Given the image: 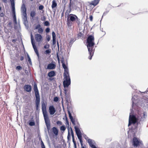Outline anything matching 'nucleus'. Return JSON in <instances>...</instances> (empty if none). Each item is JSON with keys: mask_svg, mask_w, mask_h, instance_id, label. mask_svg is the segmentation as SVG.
<instances>
[{"mask_svg": "<svg viewBox=\"0 0 148 148\" xmlns=\"http://www.w3.org/2000/svg\"><path fill=\"white\" fill-rule=\"evenodd\" d=\"M64 93L65 94H66V89L64 90Z\"/></svg>", "mask_w": 148, "mask_h": 148, "instance_id": "052dcab7", "label": "nucleus"}, {"mask_svg": "<svg viewBox=\"0 0 148 148\" xmlns=\"http://www.w3.org/2000/svg\"><path fill=\"white\" fill-rule=\"evenodd\" d=\"M1 10V7H0V11Z\"/></svg>", "mask_w": 148, "mask_h": 148, "instance_id": "0e129e2a", "label": "nucleus"}, {"mask_svg": "<svg viewBox=\"0 0 148 148\" xmlns=\"http://www.w3.org/2000/svg\"><path fill=\"white\" fill-rule=\"evenodd\" d=\"M54 79V78H52V77H50V78L49 79V80H50V81H52L53 80V79Z\"/></svg>", "mask_w": 148, "mask_h": 148, "instance_id": "5fc2aeb1", "label": "nucleus"}, {"mask_svg": "<svg viewBox=\"0 0 148 148\" xmlns=\"http://www.w3.org/2000/svg\"><path fill=\"white\" fill-rule=\"evenodd\" d=\"M100 1V0H94L90 3V5L95 7L98 4Z\"/></svg>", "mask_w": 148, "mask_h": 148, "instance_id": "a211bd4d", "label": "nucleus"}, {"mask_svg": "<svg viewBox=\"0 0 148 148\" xmlns=\"http://www.w3.org/2000/svg\"><path fill=\"white\" fill-rule=\"evenodd\" d=\"M90 20L91 21H92L93 20V16L92 15H90L89 16Z\"/></svg>", "mask_w": 148, "mask_h": 148, "instance_id": "a19ab883", "label": "nucleus"}, {"mask_svg": "<svg viewBox=\"0 0 148 148\" xmlns=\"http://www.w3.org/2000/svg\"><path fill=\"white\" fill-rule=\"evenodd\" d=\"M44 8V6L42 5H40L38 7V9L39 10H42V12H44V10L43 9Z\"/></svg>", "mask_w": 148, "mask_h": 148, "instance_id": "bb28decb", "label": "nucleus"}, {"mask_svg": "<svg viewBox=\"0 0 148 148\" xmlns=\"http://www.w3.org/2000/svg\"><path fill=\"white\" fill-rule=\"evenodd\" d=\"M29 125L30 126H33L35 125V123L34 120L32 121H30L29 123Z\"/></svg>", "mask_w": 148, "mask_h": 148, "instance_id": "a878e982", "label": "nucleus"}, {"mask_svg": "<svg viewBox=\"0 0 148 148\" xmlns=\"http://www.w3.org/2000/svg\"><path fill=\"white\" fill-rule=\"evenodd\" d=\"M59 99L57 97H55L54 98V101L56 102H57L58 101Z\"/></svg>", "mask_w": 148, "mask_h": 148, "instance_id": "c9c22d12", "label": "nucleus"}, {"mask_svg": "<svg viewBox=\"0 0 148 148\" xmlns=\"http://www.w3.org/2000/svg\"><path fill=\"white\" fill-rule=\"evenodd\" d=\"M41 145L42 148H45L44 144L42 140L41 141Z\"/></svg>", "mask_w": 148, "mask_h": 148, "instance_id": "f704fd0d", "label": "nucleus"}, {"mask_svg": "<svg viewBox=\"0 0 148 148\" xmlns=\"http://www.w3.org/2000/svg\"><path fill=\"white\" fill-rule=\"evenodd\" d=\"M73 38H71V42H72V41H73Z\"/></svg>", "mask_w": 148, "mask_h": 148, "instance_id": "e2e57ef3", "label": "nucleus"}, {"mask_svg": "<svg viewBox=\"0 0 148 148\" xmlns=\"http://www.w3.org/2000/svg\"><path fill=\"white\" fill-rule=\"evenodd\" d=\"M65 116H66V123L69 124V121L68 120V119L67 117L66 116V114H65Z\"/></svg>", "mask_w": 148, "mask_h": 148, "instance_id": "c03bdc74", "label": "nucleus"}, {"mask_svg": "<svg viewBox=\"0 0 148 148\" xmlns=\"http://www.w3.org/2000/svg\"><path fill=\"white\" fill-rule=\"evenodd\" d=\"M51 52V50L50 49H47L46 50L44 53L46 54H47L49 53H50Z\"/></svg>", "mask_w": 148, "mask_h": 148, "instance_id": "393cba45", "label": "nucleus"}, {"mask_svg": "<svg viewBox=\"0 0 148 148\" xmlns=\"http://www.w3.org/2000/svg\"><path fill=\"white\" fill-rule=\"evenodd\" d=\"M50 29L49 27L45 29V31L47 33H49L50 32Z\"/></svg>", "mask_w": 148, "mask_h": 148, "instance_id": "58836bf2", "label": "nucleus"}, {"mask_svg": "<svg viewBox=\"0 0 148 148\" xmlns=\"http://www.w3.org/2000/svg\"><path fill=\"white\" fill-rule=\"evenodd\" d=\"M49 44H47L44 46V48L46 49H48L49 48Z\"/></svg>", "mask_w": 148, "mask_h": 148, "instance_id": "2f4dec72", "label": "nucleus"}, {"mask_svg": "<svg viewBox=\"0 0 148 148\" xmlns=\"http://www.w3.org/2000/svg\"><path fill=\"white\" fill-rule=\"evenodd\" d=\"M47 102L42 101V110L44 116H48L47 112L46 110Z\"/></svg>", "mask_w": 148, "mask_h": 148, "instance_id": "0eeeda50", "label": "nucleus"}, {"mask_svg": "<svg viewBox=\"0 0 148 148\" xmlns=\"http://www.w3.org/2000/svg\"><path fill=\"white\" fill-rule=\"evenodd\" d=\"M62 67L64 69V74H69L68 69L66 64L62 61Z\"/></svg>", "mask_w": 148, "mask_h": 148, "instance_id": "2eb2a0df", "label": "nucleus"}, {"mask_svg": "<svg viewBox=\"0 0 148 148\" xmlns=\"http://www.w3.org/2000/svg\"><path fill=\"white\" fill-rule=\"evenodd\" d=\"M71 135H74V134H73V130H72V129H71Z\"/></svg>", "mask_w": 148, "mask_h": 148, "instance_id": "6e6d98bb", "label": "nucleus"}, {"mask_svg": "<svg viewBox=\"0 0 148 148\" xmlns=\"http://www.w3.org/2000/svg\"><path fill=\"white\" fill-rule=\"evenodd\" d=\"M13 15L15 14V8L12 9Z\"/></svg>", "mask_w": 148, "mask_h": 148, "instance_id": "79ce46f5", "label": "nucleus"}, {"mask_svg": "<svg viewBox=\"0 0 148 148\" xmlns=\"http://www.w3.org/2000/svg\"><path fill=\"white\" fill-rule=\"evenodd\" d=\"M69 16L67 19V25L69 27H71L72 22L75 21L78 27H79L80 24V19L75 14H68Z\"/></svg>", "mask_w": 148, "mask_h": 148, "instance_id": "f03ea898", "label": "nucleus"}, {"mask_svg": "<svg viewBox=\"0 0 148 148\" xmlns=\"http://www.w3.org/2000/svg\"><path fill=\"white\" fill-rule=\"evenodd\" d=\"M56 38H53V45H55L56 43Z\"/></svg>", "mask_w": 148, "mask_h": 148, "instance_id": "e433bc0d", "label": "nucleus"}, {"mask_svg": "<svg viewBox=\"0 0 148 148\" xmlns=\"http://www.w3.org/2000/svg\"><path fill=\"white\" fill-rule=\"evenodd\" d=\"M44 118L47 127V129L49 130L50 128V125L48 116H44Z\"/></svg>", "mask_w": 148, "mask_h": 148, "instance_id": "9d476101", "label": "nucleus"}, {"mask_svg": "<svg viewBox=\"0 0 148 148\" xmlns=\"http://www.w3.org/2000/svg\"><path fill=\"white\" fill-rule=\"evenodd\" d=\"M5 14L4 13H1L0 14V17H3L4 16Z\"/></svg>", "mask_w": 148, "mask_h": 148, "instance_id": "a18cd8bd", "label": "nucleus"}, {"mask_svg": "<svg viewBox=\"0 0 148 148\" xmlns=\"http://www.w3.org/2000/svg\"><path fill=\"white\" fill-rule=\"evenodd\" d=\"M82 35L83 34L82 33V32H79L77 34V37H81L82 36Z\"/></svg>", "mask_w": 148, "mask_h": 148, "instance_id": "c756f323", "label": "nucleus"}, {"mask_svg": "<svg viewBox=\"0 0 148 148\" xmlns=\"http://www.w3.org/2000/svg\"><path fill=\"white\" fill-rule=\"evenodd\" d=\"M36 13L35 11L33 10L31 12L30 15V16L32 18L34 17L36 15Z\"/></svg>", "mask_w": 148, "mask_h": 148, "instance_id": "5701e85b", "label": "nucleus"}, {"mask_svg": "<svg viewBox=\"0 0 148 148\" xmlns=\"http://www.w3.org/2000/svg\"><path fill=\"white\" fill-rule=\"evenodd\" d=\"M47 39L48 41H49L50 40V38L49 37L47 38Z\"/></svg>", "mask_w": 148, "mask_h": 148, "instance_id": "4d7b16f0", "label": "nucleus"}, {"mask_svg": "<svg viewBox=\"0 0 148 148\" xmlns=\"http://www.w3.org/2000/svg\"><path fill=\"white\" fill-rule=\"evenodd\" d=\"M27 59L28 61L29 62V64L31 63V61L30 59V58L29 56V55L27 54Z\"/></svg>", "mask_w": 148, "mask_h": 148, "instance_id": "cd10ccee", "label": "nucleus"}, {"mask_svg": "<svg viewBox=\"0 0 148 148\" xmlns=\"http://www.w3.org/2000/svg\"><path fill=\"white\" fill-rule=\"evenodd\" d=\"M68 114L69 115V118L70 119L71 121L72 122V124L74 125H75V119L73 118V116H72L71 113L69 110L68 111Z\"/></svg>", "mask_w": 148, "mask_h": 148, "instance_id": "dca6fc26", "label": "nucleus"}, {"mask_svg": "<svg viewBox=\"0 0 148 148\" xmlns=\"http://www.w3.org/2000/svg\"><path fill=\"white\" fill-rule=\"evenodd\" d=\"M12 24V23L11 22H10L8 23V25H11Z\"/></svg>", "mask_w": 148, "mask_h": 148, "instance_id": "13d9d810", "label": "nucleus"}, {"mask_svg": "<svg viewBox=\"0 0 148 148\" xmlns=\"http://www.w3.org/2000/svg\"><path fill=\"white\" fill-rule=\"evenodd\" d=\"M146 116V112H144L143 113L140 114V116H138V120H139L140 121H144L145 119Z\"/></svg>", "mask_w": 148, "mask_h": 148, "instance_id": "f8f14e48", "label": "nucleus"}, {"mask_svg": "<svg viewBox=\"0 0 148 148\" xmlns=\"http://www.w3.org/2000/svg\"><path fill=\"white\" fill-rule=\"evenodd\" d=\"M64 16V13L63 12H62V14H61V17H62L63 16Z\"/></svg>", "mask_w": 148, "mask_h": 148, "instance_id": "bf43d9fd", "label": "nucleus"}, {"mask_svg": "<svg viewBox=\"0 0 148 148\" xmlns=\"http://www.w3.org/2000/svg\"><path fill=\"white\" fill-rule=\"evenodd\" d=\"M16 41V39H14L12 40V42L14 43H15Z\"/></svg>", "mask_w": 148, "mask_h": 148, "instance_id": "de8ad7c7", "label": "nucleus"}, {"mask_svg": "<svg viewBox=\"0 0 148 148\" xmlns=\"http://www.w3.org/2000/svg\"><path fill=\"white\" fill-rule=\"evenodd\" d=\"M57 6V3L55 0H53L52 1V4L51 7L53 10L56 8Z\"/></svg>", "mask_w": 148, "mask_h": 148, "instance_id": "4be33fe9", "label": "nucleus"}, {"mask_svg": "<svg viewBox=\"0 0 148 148\" xmlns=\"http://www.w3.org/2000/svg\"><path fill=\"white\" fill-rule=\"evenodd\" d=\"M52 36L53 38H56V35L54 32H52Z\"/></svg>", "mask_w": 148, "mask_h": 148, "instance_id": "7c9ffc66", "label": "nucleus"}, {"mask_svg": "<svg viewBox=\"0 0 148 148\" xmlns=\"http://www.w3.org/2000/svg\"><path fill=\"white\" fill-rule=\"evenodd\" d=\"M22 69V67L21 66H17L16 68V69L18 71H19L21 70Z\"/></svg>", "mask_w": 148, "mask_h": 148, "instance_id": "c85d7f7f", "label": "nucleus"}, {"mask_svg": "<svg viewBox=\"0 0 148 148\" xmlns=\"http://www.w3.org/2000/svg\"><path fill=\"white\" fill-rule=\"evenodd\" d=\"M56 111V110L53 106H50L49 107V112L51 115H53Z\"/></svg>", "mask_w": 148, "mask_h": 148, "instance_id": "4468645a", "label": "nucleus"}, {"mask_svg": "<svg viewBox=\"0 0 148 148\" xmlns=\"http://www.w3.org/2000/svg\"><path fill=\"white\" fill-rule=\"evenodd\" d=\"M66 129V127L64 126H62L60 127V130L62 131H64Z\"/></svg>", "mask_w": 148, "mask_h": 148, "instance_id": "72a5a7b5", "label": "nucleus"}, {"mask_svg": "<svg viewBox=\"0 0 148 148\" xmlns=\"http://www.w3.org/2000/svg\"><path fill=\"white\" fill-rule=\"evenodd\" d=\"M72 140H73V142L74 145H75V146H76V143L75 141V140L74 138H72Z\"/></svg>", "mask_w": 148, "mask_h": 148, "instance_id": "49530a36", "label": "nucleus"}, {"mask_svg": "<svg viewBox=\"0 0 148 148\" xmlns=\"http://www.w3.org/2000/svg\"><path fill=\"white\" fill-rule=\"evenodd\" d=\"M10 1L11 3L12 9L15 8L14 0H10Z\"/></svg>", "mask_w": 148, "mask_h": 148, "instance_id": "b1692460", "label": "nucleus"}, {"mask_svg": "<svg viewBox=\"0 0 148 148\" xmlns=\"http://www.w3.org/2000/svg\"><path fill=\"white\" fill-rule=\"evenodd\" d=\"M23 88L25 91L28 92H31L32 89V86L29 84L25 85Z\"/></svg>", "mask_w": 148, "mask_h": 148, "instance_id": "ddd939ff", "label": "nucleus"}, {"mask_svg": "<svg viewBox=\"0 0 148 148\" xmlns=\"http://www.w3.org/2000/svg\"><path fill=\"white\" fill-rule=\"evenodd\" d=\"M72 138H74V134L73 135H72Z\"/></svg>", "mask_w": 148, "mask_h": 148, "instance_id": "680f3d73", "label": "nucleus"}, {"mask_svg": "<svg viewBox=\"0 0 148 148\" xmlns=\"http://www.w3.org/2000/svg\"><path fill=\"white\" fill-rule=\"evenodd\" d=\"M24 59V58L23 56H21L20 57V59L22 61Z\"/></svg>", "mask_w": 148, "mask_h": 148, "instance_id": "09e8293b", "label": "nucleus"}, {"mask_svg": "<svg viewBox=\"0 0 148 148\" xmlns=\"http://www.w3.org/2000/svg\"><path fill=\"white\" fill-rule=\"evenodd\" d=\"M44 25L45 26H48L49 25V23L47 21H46L45 22Z\"/></svg>", "mask_w": 148, "mask_h": 148, "instance_id": "473e14b6", "label": "nucleus"}, {"mask_svg": "<svg viewBox=\"0 0 148 148\" xmlns=\"http://www.w3.org/2000/svg\"><path fill=\"white\" fill-rule=\"evenodd\" d=\"M52 132L55 134L56 136H57L58 135V129L55 127H53L52 129Z\"/></svg>", "mask_w": 148, "mask_h": 148, "instance_id": "412c9836", "label": "nucleus"}, {"mask_svg": "<svg viewBox=\"0 0 148 148\" xmlns=\"http://www.w3.org/2000/svg\"><path fill=\"white\" fill-rule=\"evenodd\" d=\"M62 122L61 121H58L56 122V124L58 125H62Z\"/></svg>", "mask_w": 148, "mask_h": 148, "instance_id": "4c0bfd02", "label": "nucleus"}, {"mask_svg": "<svg viewBox=\"0 0 148 148\" xmlns=\"http://www.w3.org/2000/svg\"><path fill=\"white\" fill-rule=\"evenodd\" d=\"M34 29H38V32L40 34H37L35 35V39L37 42H40L42 40V36L40 34H42L43 31L41 25L37 24L34 27Z\"/></svg>", "mask_w": 148, "mask_h": 148, "instance_id": "7ed1b4c3", "label": "nucleus"}, {"mask_svg": "<svg viewBox=\"0 0 148 148\" xmlns=\"http://www.w3.org/2000/svg\"><path fill=\"white\" fill-rule=\"evenodd\" d=\"M31 40L32 44L33 46V47L34 49V51L37 56L38 57L39 56V54L35 44L33 41V37L32 34H31Z\"/></svg>", "mask_w": 148, "mask_h": 148, "instance_id": "1a4fd4ad", "label": "nucleus"}, {"mask_svg": "<svg viewBox=\"0 0 148 148\" xmlns=\"http://www.w3.org/2000/svg\"><path fill=\"white\" fill-rule=\"evenodd\" d=\"M34 89L35 92L36 98L35 102L36 110H38L40 103V98L38 90L36 83H34Z\"/></svg>", "mask_w": 148, "mask_h": 148, "instance_id": "20e7f679", "label": "nucleus"}, {"mask_svg": "<svg viewBox=\"0 0 148 148\" xmlns=\"http://www.w3.org/2000/svg\"><path fill=\"white\" fill-rule=\"evenodd\" d=\"M56 67V65L55 64L52 63L48 64L47 67V69H53Z\"/></svg>", "mask_w": 148, "mask_h": 148, "instance_id": "f3484780", "label": "nucleus"}, {"mask_svg": "<svg viewBox=\"0 0 148 148\" xmlns=\"http://www.w3.org/2000/svg\"><path fill=\"white\" fill-rule=\"evenodd\" d=\"M21 10L22 12H23V15L24 16H26L27 15L26 13V8L25 4H23L22 5L21 8Z\"/></svg>", "mask_w": 148, "mask_h": 148, "instance_id": "6ab92c4d", "label": "nucleus"}, {"mask_svg": "<svg viewBox=\"0 0 148 148\" xmlns=\"http://www.w3.org/2000/svg\"><path fill=\"white\" fill-rule=\"evenodd\" d=\"M94 37L93 35H89L87 39V47L90 56L88 59L91 60L93 56L94 51L93 50V46L95 45Z\"/></svg>", "mask_w": 148, "mask_h": 148, "instance_id": "f257e3e1", "label": "nucleus"}, {"mask_svg": "<svg viewBox=\"0 0 148 148\" xmlns=\"http://www.w3.org/2000/svg\"><path fill=\"white\" fill-rule=\"evenodd\" d=\"M138 120V118H136L135 116L131 115L130 114L129 116L128 126H129L132 123L133 124L136 123L137 122Z\"/></svg>", "mask_w": 148, "mask_h": 148, "instance_id": "423d86ee", "label": "nucleus"}, {"mask_svg": "<svg viewBox=\"0 0 148 148\" xmlns=\"http://www.w3.org/2000/svg\"><path fill=\"white\" fill-rule=\"evenodd\" d=\"M25 73L26 74L28 75H29V73L28 71H27L26 70H25Z\"/></svg>", "mask_w": 148, "mask_h": 148, "instance_id": "8fccbe9b", "label": "nucleus"}, {"mask_svg": "<svg viewBox=\"0 0 148 148\" xmlns=\"http://www.w3.org/2000/svg\"><path fill=\"white\" fill-rule=\"evenodd\" d=\"M46 19V18L45 16H43L41 18V20L42 21H45Z\"/></svg>", "mask_w": 148, "mask_h": 148, "instance_id": "37998d69", "label": "nucleus"}, {"mask_svg": "<svg viewBox=\"0 0 148 148\" xmlns=\"http://www.w3.org/2000/svg\"><path fill=\"white\" fill-rule=\"evenodd\" d=\"M3 2L5 3H7V0H2Z\"/></svg>", "mask_w": 148, "mask_h": 148, "instance_id": "864d4df0", "label": "nucleus"}, {"mask_svg": "<svg viewBox=\"0 0 148 148\" xmlns=\"http://www.w3.org/2000/svg\"><path fill=\"white\" fill-rule=\"evenodd\" d=\"M140 142L137 138L134 137L132 140V145L134 147H137L140 145Z\"/></svg>", "mask_w": 148, "mask_h": 148, "instance_id": "6e6552de", "label": "nucleus"}, {"mask_svg": "<svg viewBox=\"0 0 148 148\" xmlns=\"http://www.w3.org/2000/svg\"><path fill=\"white\" fill-rule=\"evenodd\" d=\"M63 85L64 87H67L71 84V79L69 74H64Z\"/></svg>", "mask_w": 148, "mask_h": 148, "instance_id": "39448f33", "label": "nucleus"}, {"mask_svg": "<svg viewBox=\"0 0 148 148\" xmlns=\"http://www.w3.org/2000/svg\"><path fill=\"white\" fill-rule=\"evenodd\" d=\"M13 18L14 21L16 22V14L13 15Z\"/></svg>", "mask_w": 148, "mask_h": 148, "instance_id": "ea45409f", "label": "nucleus"}, {"mask_svg": "<svg viewBox=\"0 0 148 148\" xmlns=\"http://www.w3.org/2000/svg\"><path fill=\"white\" fill-rule=\"evenodd\" d=\"M56 75V72L54 71H51L48 73V76L49 77H54Z\"/></svg>", "mask_w": 148, "mask_h": 148, "instance_id": "aec40b11", "label": "nucleus"}, {"mask_svg": "<svg viewBox=\"0 0 148 148\" xmlns=\"http://www.w3.org/2000/svg\"><path fill=\"white\" fill-rule=\"evenodd\" d=\"M70 2L68 5V9H67L65 13V14H69L71 12L72 10V6L73 5V2L72 0H69Z\"/></svg>", "mask_w": 148, "mask_h": 148, "instance_id": "9b49d317", "label": "nucleus"}, {"mask_svg": "<svg viewBox=\"0 0 148 148\" xmlns=\"http://www.w3.org/2000/svg\"><path fill=\"white\" fill-rule=\"evenodd\" d=\"M57 45L58 47V50H59V45L58 41L57 42Z\"/></svg>", "mask_w": 148, "mask_h": 148, "instance_id": "3c124183", "label": "nucleus"}, {"mask_svg": "<svg viewBox=\"0 0 148 148\" xmlns=\"http://www.w3.org/2000/svg\"><path fill=\"white\" fill-rule=\"evenodd\" d=\"M70 137V134L69 132L68 134V135L67 136V138H68V139H69V138Z\"/></svg>", "mask_w": 148, "mask_h": 148, "instance_id": "603ef678", "label": "nucleus"}]
</instances>
